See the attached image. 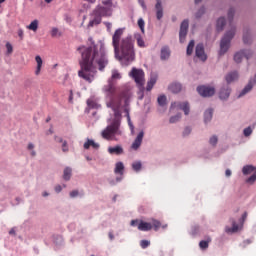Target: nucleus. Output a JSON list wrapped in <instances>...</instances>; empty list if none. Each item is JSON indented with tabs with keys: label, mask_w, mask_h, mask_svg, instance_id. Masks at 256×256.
<instances>
[{
	"label": "nucleus",
	"mask_w": 256,
	"mask_h": 256,
	"mask_svg": "<svg viewBox=\"0 0 256 256\" xmlns=\"http://www.w3.org/2000/svg\"><path fill=\"white\" fill-rule=\"evenodd\" d=\"M139 5H141L142 8L147 9V5H145V0H138Z\"/></svg>",
	"instance_id": "e2e57ef3"
},
{
	"label": "nucleus",
	"mask_w": 256,
	"mask_h": 256,
	"mask_svg": "<svg viewBox=\"0 0 256 256\" xmlns=\"http://www.w3.org/2000/svg\"><path fill=\"white\" fill-rule=\"evenodd\" d=\"M213 119V108H208L204 112V123L207 125V123H211Z\"/></svg>",
	"instance_id": "412c9836"
},
{
	"label": "nucleus",
	"mask_w": 256,
	"mask_h": 256,
	"mask_svg": "<svg viewBox=\"0 0 256 256\" xmlns=\"http://www.w3.org/2000/svg\"><path fill=\"white\" fill-rule=\"evenodd\" d=\"M124 171L125 165L123 164V162H117L115 165L114 173L116 175H123Z\"/></svg>",
	"instance_id": "bb28decb"
},
{
	"label": "nucleus",
	"mask_w": 256,
	"mask_h": 256,
	"mask_svg": "<svg viewBox=\"0 0 256 256\" xmlns=\"http://www.w3.org/2000/svg\"><path fill=\"white\" fill-rule=\"evenodd\" d=\"M195 57L200 59V61H203V63H205V61H207V55L205 53V46L203 45V43H198L196 45Z\"/></svg>",
	"instance_id": "9b49d317"
},
{
	"label": "nucleus",
	"mask_w": 256,
	"mask_h": 256,
	"mask_svg": "<svg viewBox=\"0 0 256 256\" xmlns=\"http://www.w3.org/2000/svg\"><path fill=\"white\" fill-rule=\"evenodd\" d=\"M170 109H180V111H184V115H189L191 111L189 102H172Z\"/></svg>",
	"instance_id": "1a4fd4ad"
},
{
	"label": "nucleus",
	"mask_w": 256,
	"mask_h": 256,
	"mask_svg": "<svg viewBox=\"0 0 256 256\" xmlns=\"http://www.w3.org/2000/svg\"><path fill=\"white\" fill-rule=\"evenodd\" d=\"M138 27L141 30V33L145 34V20L143 18L138 19Z\"/></svg>",
	"instance_id": "58836bf2"
},
{
	"label": "nucleus",
	"mask_w": 256,
	"mask_h": 256,
	"mask_svg": "<svg viewBox=\"0 0 256 256\" xmlns=\"http://www.w3.org/2000/svg\"><path fill=\"white\" fill-rule=\"evenodd\" d=\"M157 79H158L157 73H151L150 79L148 80V82L155 85V83H157Z\"/></svg>",
	"instance_id": "a18cd8bd"
},
{
	"label": "nucleus",
	"mask_w": 256,
	"mask_h": 256,
	"mask_svg": "<svg viewBox=\"0 0 256 256\" xmlns=\"http://www.w3.org/2000/svg\"><path fill=\"white\" fill-rule=\"evenodd\" d=\"M231 95V87L223 86L219 91V99L221 101H227Z\"/></svg>",
	"instance_id": "2eb2a0df"
},
{
	"label": "nucleus",
	"mask_w": 256,
	"mask_h": 256,
	"mask_svg": "<svg viewBox=\"0 0 256 256\" xmlns=\"http://www.w3.org/2000/svg\"><path fill=\"white\" fill-rule=\"evenodd\" d=\"M100 53L101 56L98 59V69L99 71H103L105 69V67H107V65H109V59H107V55L105 54V44H101L100 46Z\"/></svg>",
	"instance_id": "423d86ee"
},
{
	"label": "nucleus",
	"mask_w": 256,
	"mask_h": 256,
	"mask_svg": "<svg viewBox=\"0 0 256 256\" xmlns=\"http://www.w3.org/2000/svg\"><path fill=\"white\" fill-rule=\"evenodd\" d=\"M23 35H24L23 29H19L18 36L20 37L21 41H23Z\"/></svg>",
	"instance_id": "69168bd1"
},
{
	"label": "nucleus",
	"mask_w": 256,
	"mask_h": 256,
	"mask_svg": "<svg viewBox=\"0 0 256 256\" xmlns=\"http://www.w3.org/2000/svg\"><path fill=\"white\" fill-rule=\"evenodd\" d=\"M157 101H158V105H160V107H165V105H167V96L160 95L158 97Z\"/></svg>",
	"instance_id": "c9c22d12"
},
{
	"label": "nucleus",
	"mask_w": 256,
	"mask_h": 256,
	"mask_svg": "<svg viewBox=\"0 0 256 256\" xmlns=\"http://www.w3.org/2000/svg\"><path fill=\"white\" fill-rule=\"evenodd\" d=\"M129 77H131L135 81L139 90L143 91V86L145 85V72L143 71V69H137L133 67L132 70L129 72Z\"/></svg>",
	"instance_id": "39448f33"
},
{
	"label": "nucleus",
	"mask_w": 256,
	"mask_h": 256,
	"mask_svg": "<svg viewBox=\"0 0 256 256\" xmlns=\"http://www.w3.org/2000/svg\"><path fill=\"white\" fill-rule=\"evenodd\" d=\"M168 89L171 91V93H181L183 85L179 82H174L169 85Z\"/></svg>",
	"instance_id": "6ab92c4d"
},
{
	"label": "nucleus",
	"mask_w": 256,
	"mask_h": 256,
	"mask_svg": "<svg viewBox=\"0 0 256 256\" xmlns=\"http://www.w3.org/2000/svg\"><path fill=\"white\" fill-rule=\"evenodd\" d=\"M243 43H244L245 45L251 44V33H249V30H247L246 32H244V35H243Z\"/></svg>",
	"instance_id": "72a5a7b5"
},
{
	"label": "nucleus",
	"mask_w": 256,
	"mask_h": 256,
	"mask_svg": "<svg viewBox=\"0 0 256 256\" xmlns=\"http://www.w3.org/2000/svg\"><path fill=\"white\" fill-rule=\"evenodd\" d=\"M87 105L88 108L86 109V113H89L90 109H95V107H97V98H95V96L90 97L87 100Z\"/></svg>",
	"instance_id": "b1692460"
},
{
	"label": "nucleus",
	"mask_w": 256,
	"mask_h": 256,
	"mask_svg": "<svg viewBox=\"0 0 256 256\" xmlns=\"http://www.w3.org/2000/svg\"><path fill=\"white\" fill-rule=\"evenodd\" d=\"M171 58V48L169 46L165 45L160 50V60L161 61H169Z\"/></svg>",
	"instance_id": "4468645a"
},
{
	"label": "nucleus",
	"mask_w": 256,
	"mask_h": 256,
	"mask_svg": "<svg viewBox=\"0 0 256 256\" xmlns=\"http://www.w3.org/2000/svg\"><path fill=\"white\" fill-rule=\"evenodd\" d=\"M62 151L63 153H67L69 151V146L67 145L66 140H64L62 143Z\"/></svg>",
	"instance_id": "8fccbe9b"
},
{
	"label": "nucleus",
	"mask_w": 256,
	"mask_h": 256,
	"mask_svg": "<svg viewBox=\"0 0 256 256\" xmlns=\"http://www.w3.org/2000/svg\"><path fill=\"white\" fill-rule=\"evenodd\" d=\"M113 7L109 5L98 6L97 14L99 17H111L113 15Z\"/></svg>",
	"instance_id": "f8f14e48"
},
{
	"label": "nucleus",
	"mask_w": 256,
	"mask_h": 256,
	"mask_svg": "<svg viewBox=\"0 0 256 256\" xmlns=\"http://www.w3.org/2000/svg\"><path fill=\"white\" fill-rule=\"evenodd\" d=\"M235 37V28H232L231 30L227 31L224 36L222 37L220 41V50L219 55L223 56L225 53L229 51V48L231 47V41Z\"/></svg>",
	"instance_id": "20e7f679"
},
{
	"label": "nucleus",
	"mask_w": 256,
	"mask_h": 256,
	"mask_svg": "<svg viewBox=\"0 0 256 256\" xmlns=\"http://www.w3.org/2000/svg\"><path fill=\"white\" fill-rule=\"evenodd\" d=\"M193 49H195V40H191L186 49V55H193Z\"/></svg>",
	"instance_id": "2f4dec72"
},
{
	"label": "nucleus",
	"mask_w": 256,
	"mask_h": 256,
	"mask_svg": "<svg viewBox=\"0 0 256 256\" xmlns=\"http://www.w3.org/2000/svg\"><path fill=\"white\" fill-rule=\"evenodd\" d=\"M237 79H239V73H237V71H232L229 72L226 76H225V80L226 82L229 84L233 83V81H237Z\"/></svg>",
	"instance_id": "a211bd4d"
},
{
	"label": "nucleus",
	"mask_w": 256,
	"mask_h": 256,
	"mask_svg": "<svg viewBox=\"0 0 256 256\" xmlns=\"http://www.w3.org/2000/svg\"><path fill=\"white\" fill-rule=\"evenodd\" d=\"M226 23H227V20H225V17L218 18V20L216 22L217 31H223V29L225 28Z\"/></svg>",
	"instance_id": "cd10ccee"
},
{
	"label": "nucleus",
	"mask_w": 256,
	"mask_h": 256,
	"mask_svg": "<svg viewBox=\"0 0 256 256\" xmlns=\"http://www.w3.org/2000/svg\"><path fill=\"white\" fill-rule=\"evenodd\" d=\"M70 197L75 199V197H79V190H73L70 192Z\"/></svg>",
	"instance_id": "603ef678"
},
{
	"label": "nucleus",
	"mask_w": 256,
	"mask_h": 256,
	"mask_svg": "<svg viewBox=\"0 0 256 256\" xmlns=\"http://www.w3.org/2000/svg\"><path fill=\"white\" fill-rule=\"evenodd\" d=\"M209 243H211V238H209L208 240H201L199 242V247L200 249H208L209 248Z\"/></svg>",
	"instance_id": "e433bc0d"
},
{
	"label": "nucleus",
	"mask_w": 256,
	"mask_h": 256,
	"mask_svg": "<svg viewBox=\"0 0 256 256\" xmlns=\"http://www.w3.org/2000/svg\"><path fill=\"white\" fill-rule=\"evenodd\" d=\"M28 151H33L35 149V144L29 142L27 146Z\"/></svg>",
	"instance_id": "13d9d810"
},
{
	"label": "nucleus",
	"mask_w": 256,
	"mask_h": 256,
	"mask_svg": "<svg viewBox=\"0 0 256 256\" xmlns=\"http://www.w3.org/2000/svg\"><path fill=\"white\" fill-rule=\"evenodd\" d=\"M153 87H155V84L148 81L147 86H146V91H151V89H153Z\"/></svg>",
	"instance_id": "6e6d98bb"
},
{
	"label": "nucleus",
	"mask_w": 256,
	"mask_h": 256,
	"mask_svg": "<svg viewBox=\"0 0 256 256\" xmlns=\"http://www.w3.org/2000/svg\"><path fill=\"white\" fill-rule=\"evenodd\" d=\"M63 35V33L61 31H59V28H52L51 30V37H61Z\"/></svg>",
	"instance_id": "4c0bfd02"
},
{
	"label": "nucleus",
	"mask_w": 256,
	"mask_h": 256,
	"mask_svg": "<svg viewBox=\"0 0 256 256\" xmlns=\"http://www.w3.org/2000/svg\"><path fill=\"white\" fill-rule=\"evenodd\" d=\"M102 5H108V7H115V5H113V0H103Z\"/></svg>",
	"instance_id": "3c124183"
},
{
	"label": "nucleus",
	"mask_w": 256,
	"mask_h": 256,
	"mask_svg": "<svg viewBox=\"0 0 256 256\" xmlns=\"http://www.w3.org/2000/svg\"><path fill=\"white\" fill-rule=\"evenodd\" d=\"M94 25H97V10H93L91 14V20L88 24V29H91Z\"/></svg>",
	"instance_id": "c756f323"
},
{
	"label": "nucleus",
	"mask_w": 256,
	"mask_h": 256,
	"mask_svg": "<svg viewBox=\"0 0 256 256\" xmlns=\"http://www.w3.org/2000/svg\"><path fill=\"white\" fill-rule=\"evenodd\" d=\"M149 245H151V242L149 240H141L140 241V247L142 249H147V247H149Z\"/></svg>",
	"instance_id": "49530a36"
},
{
	"label": "nucleus",
	"mask_w": 256,
	"mask_h": 256,
	"mask_svg": "<svg viewBox=\"0 0 256 256\" xmlns=\"http://www.w3.org/2000/svg\"><path fill=\"white\" fill-rule=\"evenodd\" d=\"M35 61L37 63L35 75L39 76L41 75V67H43V59L41 58V56L37 55L35 57Z\"/></svg>",
	"instance_id": "5701e85b"
},
{
	"label": "nucleus",
	"mask_w": 256,
	"mask_h": 256,
	"mask_svg": "<svg viewBox=\"0 0 256 256\" xmlns=\"http://www.w3.org/2000/svg\"><path fill=\"white\" fill-rule=\"evenodd\" d=\"M72 175H73V169H71V167L64 168L63 170L64 181H71Z\"/></svg>",
	"instance_id": "a878e982"
},
{
	"label": "nucleus",
	"mask_w": 256,
	"mask_h": 256,
	"mask_svg": "<svg viewBox=\"0 0 256 256\" xmlns=\"http://www.w3.org/2000/svg\"><path fill=\"white\" fill-rule=\"evenodd\" d=\"M91 46H80L77 48L81 53L80 70L78 77L87 83H93L97 75V46L93 38L88 39Z\"/></svg>",
	"instance_id": "7ed1b4c3"
},
{
	"label": "nucleus",
	"mask_w": 256,
	"mask_h": 256,
	"mask_svg": "<svg viewBox=\"0 0 256 256\" xmlns=\"http://www.w3.org/2000/svg\"><path fill=\"white\" fill-rule=\"evenodd\" d=\"M134 39L136 40L138 47H140L141 49H145V47H147V45H145V40L143 39L141 33H135Z\"/></svg>",
	"instance_id": "aec40b11"
},
{
	"label": "nucleus",
	"mask_w": 256,
	"mask_h": 256,
	"mask_svg": "<svg viewBox=\"0 0 256 256\" xmlns=\"http://www.w3.org/2000/svg\"><path fill=\"white\" fill-rule=\"evenodd\" d=\"M108 153L110 155H123V153H125V150H123V146L121 145L110 146L108 147Z\"/></svg>",
	"instance_id": "dca6fc26"
},
{
	"label": "nucleus",
	"mask_w": 256,
	"mask_h": 256,
	"mask_svg": "<svg viewBox=\"0 0 256 256\" xmlns=\"http://www.w3.org/2000/svg\"><path fill=\"white\" fill-rule=\"evenodd\" d=\"M225 175H226V177H231V170L227 169L225 171Z\"/></svg>",
	"instance_id": "774afa93"
},
{
	"label": "nucleus",
	"mask_w": 256,
	"mask_h": 256,
	"mask_svg": "<svg viewBox=\"0 0 256 256\" xmlns=\"http://www.w3.org/2000/svg\"><path fill=\"white\" fill-rule=\"evenodd\" d=\"M130 225H131L132 227H139V220H132L131 223H130Z\"/></svg>",
	"instance_id": "bf43d9fd"
},
{
	"label": "nucleus",
	"mask_w": 256,
	"mask_h": 256,
	"mask_svg": "<svg viewBox=\"0 0 256 256\" xmlns=\"http://www.w3.org/2000/svg\"><path fill=\"white\" fill-rule=\"evenodd\" d=\"M6 55H11V53H13V45L9 42L6 43Z\"/></svg>",
	"instance_id": "de8ad7c7"
},
{
	"label": "nucleus",
	"mask_w": 256,
	"mask_h": 256,
	"mask_svg": "<svg viewBox=\"0 0 256 256\" xmlns=\"http://www.w3.org/2000/svg\"><path fill=\"white\" fill-rule=\"evenodd\" d=\"M205 15V7L202 6L195 14L196 19H201Z\"/></svg>",
	"instance_id": "ea45409f"
},
{
	"label": "nucleus",
	"mask_w": 256,
	"mask_h": 256,
	"mask_svg": "<svg viewBox=\"0 0 256 256\" xmlns=\"http://www.w3.org/2000/svg\"><path fill=\"white\" fill-rule=\"evenodd\" d=\"M104 25L106 26L108 33H111L113 24H111V22H104Z\"/></svg>",
	"instance_id": "5fc2aeb1"
},
{
	"label": "nucleus",
	"mask_w": 256,
	"mask_h": 256,
	"mask_svg": "<svg viewBox=\"0 0 256 256\" xmlns=\"http://www.w3.org/2000/svg\"><path fill=\"white\" fill-rule=\"evenodd\" d=\"M142 168H143V164L141 163V161H135L132 163V169L136 173H139V171H141Z\"/></svg>",
	"instance_id": "473e14b6"
},
{
	"label": "nucleus",
	"mask_w": 256,
	"mask_h": 256,
	"mask_svg": "<svg viewBox=\"0 0 256 256\" xmlns=\"http://www.w3.org/2000/svg\"><path fill=\"white\" fill-rule=\"evenodd\" d=\"M252 56L253 51L249 49L240 50L234 54V61L236 63H241V61H243V57H245V59H251Z\"/></svg>",
	"instance_id": "6e6552de"
},
{
	"label": "nucleus",
	"mask_w": 256,
	"mask_h": 256,
	"mask_svg": "<svg viewBox=\"0 0 256 256\" xmlns=\"http://www.w3.org/2000/svg\"><path fill=\"white\" fill-rule=\"evenodd\" d=\"M198 231H199V228L195 226L192 230V235H197Z\"/></svg>",
	"instance_id": "338daca9"
},
{
	"label": "nucleus",
	"mask_w": 256,
	"mask_h": 256,
	"mask_svg": "<svg viewBox=\"0 0 256 256\" xmlns=\"http://www.w3.org/2000/svg\"><path fill=\"white\" fill-rule=\"evenodd\" d=\"M197 91L201 97H213L215 95V87L213 86H198Z\"/></svg>",
	"instance_id": "0eeeda50"
},
{
	"label": "nucleus",
	"mask_w": 256,
	"mask_h": 256,
	"mask_svg": "<svg viewBox=\"0 0 256 256\" xmlns=\"http://www.w3.org/2000/svg\"><path fill=\"white\" fill-rule=\"evenodd\" d=\"M61 191H63V188L61 187V185L55 186V192L56 193H61Z\"/></svg>",
	"instance_id": "0e129e2a"
},
{
	"label": "nucleus",
	"mask_w": 256,
	"mask_h": 256,
	"mask_svg": "<svg viewBox=\"0 0 256 256\" xmlns=\"http://www.w3.org/2000/svg\"><path fill=\"white\" fill-rule=\"evenodd\" d=\"M27 29L29 31H34V33L39 29V20L32 21L28 26Z\"/></svg>",
	"instance_id": "7c9ffc66"
},
{
	"label": "nucleus",
	"mask_w": 256,
	"mask_h": 256,
	"mask_svg": "<svg viewBox=\"0 0 256 256\" xmlns=\"http://www.w3.org/2000/svg\"><path fill=\"white\" fill-rule=\"evenodd\" d=\"M155 10H156V19L158 21H161L163 19V4L161 0H156Z\"/></svg>",
	"instance_id": "f3484780"
},
{
	"label": "nucleus",
	"mask_w": 256,
	"mask_h": 256,
	"mask_svg": "<svg viewBox=\"0 0 256 256\" xmlns=\"http://www.w3.org/2000/svg\"><path fill=\"white\" fill-rule=\"evenodd\" d=\"M245 219H247V212H244V214L242 215L241 219H240V222L242 223H245Z\"/></svg>",
	"instance_id": "680f3d73"
},
{
	"label": "nucleus",
	"mask_w": 256,
	"mask_h": 256,
	"mask_svg": "<svg viewBox=\"0 0 256 256\" xmlns=\"http://www.w3.org/2000/svg\"><path fill=\"white\" fill-rule=\"evenodd\" d=\"M189 31V20L185 19L180 25L179 41L180 43H185V37H187V32Z\"/></svg>",
	"instance_id": "9d476101"
},
{
	"label": "nucleus",
	"mask_w": 256,
	"mask_h": 256,
	"mask_svg": "<svg viewBox=\"0 0 256 256\" xmlns=\"http://www.w3.org/2000/svg\"><path fill=\"white\" fill-rule=\"evenodd\" d=\"M54 140L56 141V143H63L65 140H63V138L59 137V136H55Z\"/></svg>",
	"instance_id": "052dcab7"
},
{
	"label": "nucleus",
	"mask_w": 256,
	"mask_h": 256,
	"mask_svg": "<svg viewBox=\"0 0 256 256\" xmlns=\"http://www.w3.org/2000/svg\"><path fill=\"white\" fill-rule=\"evenodd\" d=\"M125 28H118L112 36V45L114 47L115 58L120 61L124 67H129L135 61V44L133 36L123 37Z\"/></svg>",
	"instance_id": "f03ea898"
},
{
	"label": "nucleus",
	"mask_w": 256,
	"mask_h": 256,
	"mask_svg": "<svg viewBox=\"0 0 256 256\" xmlns=\"http://www.w3.org/2000/svg\"><path fill=\"white\" fill-rule=\"evenodd\" d=\"M237 231H239V225H237V222H235V220H232V227H225V232L228 234L237 233Z\"/></svg>",
	"instance_id": "393cba45"
},
{
	"label": "nucleus",
	"mask_w": 256,
	"mask_h": 256,
	"mask_svg": "<svg viewBox=\"0 0 256 256\" xmlns=\"http://www.w3.org/2000/svg\"><path fill=\"white\" fill-rule=\"evenodd\" d=\"M152 225L154 227V231H159V227H161V222L159 220H153Z\"/></svg>",
	"instance_id": "09e8293b"
},
{
	"label": "nucleus",
	"mask_w": 256,
	"mask_h": 256,
	"mask_svg": "<svg viewBox=\"0 0 256 256\" xmlns=\"http://www.w3.org/2000/svg\"><path fill=\"white\" fill-rule=\"evenodd\" d=\"M233 17H235V8H230L228 10V20L233 23Z\"/></svg>",
	"instance_id": "37998d69"
},
{
	"label": "nucleus",
	"mask_w": 256,
	"mask_h": 256,
	"mask_svg": "<svg viewBox=\"0 0 256 256\" xmlns=\"http://www.w3.org/2000/svg\"><path fill=\"white\" fill-rule=\"evenodd\" d=\"M209 143L212 145V147H215L217 143H219V138L217 137V135H213L212 137H210Z\"/></svg>",
	"instance_id": "79ce46f5"
},
{
	"label": "nucleus",
	"mask_w": 256,
	"mask_h": 256,
	"mask_svg": "<svg viewBox=\"0 0 256 256\" xmlns=\"http://www.w3.org/2000/svg\"><path fill=\"white\" fill-rule=\"evenodd\" d=\"M153 229V225L149 222L140 221L138 224L139 231H151Z\"/></svg>",
	"instance_id": "4be33fe9"
},
{
	"label": "nucleus",
	"mask_w": 256,
	"mask_h": 256,
	"mask_svg": "<svg viewBox=\"0 0 256 256\" xmlns=\"http://www.w3.org/2000/svg\"><path fill=\"white\" fill-rule=\"evenodd\" d=\"M180 119H181V113H178V114L170 117L169 123H172V124L177 123L178 121H180Z\"/></svg>",
	"instance_id": "a19ab883"
},
{
	"label": "nucleus",
	"mask_w": 256,
	"mask_h": 256,
	"mask_svg": "<svg viewBox=\"0 0 256 256\" xmlns=\"http://www.w3.org/2000/svg\"><path fill=\"white\" fill-rule=\"evenodd\" d=\"M127 121H128V125H129L131 131H134L135 127L133 126V123L131 122V116H128Z\"/></svg>",
	"instance_id": "4d7b16f0"
},
{
	"label": "nucleus",
	"mask_w": 256,
	"mask_h": 256,
	"mask_svg": "<svg viewBox=\"0 0 256 256\" xmlns=\"http://www.w3.org/2000/svg\"><path fill=\"white\" fill-rule=\"evenodd\" d=\"M143 137H145V132L142 130L136 136L134 142L131 145V149L137 151L139 147H141V144L143 143Z\"/></svg>",
	"instance_id": "ddd939ff"
},
{
	"label": "nucleus",
	"mask_w": 256,
	"mask_h": 256,
	"mask_svg": "<svg viewBox=\"0 0 256 256\" xmlns=\"http://www.w3.org/2000/svg\"><path fill=\"white\" fill-rule=\"evenodd\" d=\"M187 135H191V127H186L183 131V137H187Z\"/></svg>",
	"instance_id": "864d4df0"
},
{
	"label": "nucleus",
	"mask_w": 256,
	"mask_h": 256,
	"mask_svg": "<svg viewBox=\"0 0 256 256\" xmlns=\"http://www.w3.org/2000/svg\"><path fill=\"white\" fill-rule=\"evenodd\" d=\"M256 168L253 165H246L242 169L243 175H249L251 173H255Z\"/></svg>",
	"instance_id": "c85d7f7f"
},
{
	"label": "nucleus",
	"mask_w": 256,
	"mask_h": 256,
	"mask_svg": "<svg viewBox=\"0 0 256 256\" xmlns=\"http://www.w3.org/2000/svg\"><path fill=\"white\" fill-rule=\"evenodd\" d=\"M251 133H253V129L251 128V126H248L247 128H245L243 130V135L244 137H249L251 136Z\"/></svg>",
	"instance_id": "c03bdc74"
},
{
	"label": "nucleus",
	"mask_w": 256,
	"mask_h": 256,
	"mask_svg": "<svg viewBox=\"0 0 256 256\" xmlns=\"http://www.w3.org/2000/svg\"><path fill=\"white\" fill-rule=\"evenodd\" d=\"M90 147H93L94 149H97V143H95V141L88 139L85 143H84V149H89Z\"/></svg>",
	"instance_id": "f704fd0d"
},
{
	"label": "nucleus",
	"mask_w": 256,
	"mask_h": 256,
	"mask_svg": "<svg viewBox=\"0 0 256 256\" xmlns=\"http://www.w3.org/2000/svg\"><path fill=\"white\" fill-rule=\"evenodd\" d=\"M115 79H121V74L117 70L112 71L108 85L104 87V91L109 99L106 105L114 113L110 124L101 132L102 138L106 139V141H119L120 137H123V128H121L123 115L121 114V108L123 107V101L127 107L129 105V99H131V90L129 88H121L117 95Z\"/></svg>",
	"instance_id": "f257e3e1"
}]
</instances>
